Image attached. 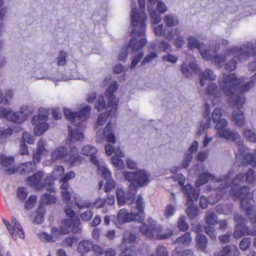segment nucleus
<instances>
[{
	"label": "nucleus",
	"mask_w": 256,
	"mask_h": 256,
	"mask_svg": "<svg viewBox=\"0 0 256 256\" xmlns=\"http://www.w3.org/2000/svg\"><path fill=\"white\" fill-rule=\"evenodd\" d=\"M256 79V74L252 77L250 82L242 84V78L238 79L234 74H224L218 80L221 90L226 95L230 96L228 100V105L236 108L232 112V121L238 127L243 126L246 123L244 112L240 109L245 102V98L240 96L238 92H244L251 88L254 86L253 80Z\"/></svg>",
	"instance_id": "1"
},
{
	"label": "nucleus",
	"mask_w": 256,
	"mask_h": 256,
	"mask_svg": "<svg viewBox=\"0 0 256 256\" xmlns=\"http://www.w3.org/2000/svg\"><path fill=\"white\" fill-rule=\"evenodd\" d=\"M234 172H230L224 176L216 178L208 172H204L200 175L198 180L196 182V185L198 187L206 184L208 180H212L214 182V186H217L218 184L222 188H218L214 190L209 198V202L214 204L220 200L221 198L225 196L226 192L230 190V184L232 187L230 189V196L234 199L232 192L234 190V192L237 194H240L242 192L240 186L244 182L248 184H252L256 180V176L252 168H250L248 172L244 175L242 174H237L232 178Z\"/></svg>",
	"instance_id": "2"
},
{
	"label": "nucleus",
	"mask_w": 256,
	"mask_h": 256,
	"mask_svg": "<svg viewBox=\"0 0 256 256\" xmlns=\"http://www.w3.org/2000/svg\"><path fill=\"white\" fill-rule=\"evenodd\" d=\"M150 177L148 171L138 168L134 161L129 160V204L132 206L129 222H142L144 218L143 199L140 196L136 198V194L138 189L148 184Z\"/></svg>",
	"instance_id": "3"
},
{
	"label": "nucleus",
	"mask_w": 256,
	"mask_h": 256,
	"mask_svg": "<svg viewBox=\"0 0 256 256\" xmlns=\"http://www.w3.org/2000/svg\"><path fill=\"white\" fill-rule=\"evenodd\" d=\"M227 125L228 121L226 119L221 118L218 120L214 126L216 130V136L236 142V148L238 149L240 153V154L245 153L246 148L244 146L242 141L240 140V135L237 132L232 130L230 128H225Z\"/></svg>",
	"instance_id": "4"
},
{
	"label": "nucleus",
	"mask_w": 256,
	"mask_h": 256,
	"mask_svg": "<svg viewBox=\"0 0 256 256\" xmlns=\"http://www.w3.org/2000/svg\"><path fill=\"white\" fill-rule=\"evenodd\" d=\"M234 190L232 192L234 200H240L241 208L246 212L250 221L252 223L256 224V213L254 214H252L254 208L251 202L253 201L252 194L250 192L248 188L245 186L242 188V192L240 194H236Z\"/></svg>",
	"instance_id": "5"
},
{
	"label": "nucleus",
	"mask_w": 256,
	"mask_h": 256,
	"mask_svg": "<svg viewBox=\"0 0 256 256\" xmlns=\"http://www.w3.org/2000/svg\"><path fill=\"white\" fill-rule=\"evenodd\" d=\"M228 54H232L240 62L247 60L256 54V46L252 42L243 44L242 47L234 46L227 50Z\"/></svg>",
	"instance_id": "6"
},
{
	"label": "nucleus",
	"mask_w": 256,
	"mask_h": 256,
	"mask_svg": "<svg viewBox=\"0 0 256 256\" xmlns=\"http://www.w3.org/2000/svg\"><path fill=\"white\" fill-rule=\"evenodd\" d=\"M182 190L188 198L187 202L188 207L186 210L188 216L190 219H194L199 214V210L197 206L191 205L192 202L198 200L200 190L198 189L192 190V186L188 184L184 187Z\"/></svg>",
	"instance_id": "7"
},
{
	"label": "nucleus",
	"mask_w": 256,
	"mask_h": 256,
	"mask_svg": "<svg viewBox=\"0 0 256 256\" xmlns=\"http://www.w3.org/2000/svg\"><path fill=\"white\" fill-rule=\"evenodd\" d=\"M134 29L131 33V39L129 42V48L133 51L138 50L144 47L146 40L144 37L146 26L144 24L142 31L140 24L132 25Z\"/></svg>",
	"instance_id": "8"
},
{
	"label": "nucleus",
	"mask_w": 256,
	"mask_h": 256,
	"mask_svg": "<svg viewBox=\"0 0 256 256\" xmlns=\"http://www.w3.org/2000/svg\"><path fill=\"white\" fill-rule=\"evenodd\" d=\"M28 184L35 188L40 189L46 188L49 191L54 192V188L52 186V182L48 178H44V172L40 171L38 172L32 176L28 178Z\"/></svg>",
	"instance_id": "9"
},
{
	"label": "nucleus",
	"mask_w": 256,
	"mask_h": 256,
	"mask_svg": "<svg viewBox=\"0 0 256 256\" xmlns=\"http://www.w3.org/2000/svg\"><path fill=\"white\" fill-rule=\"evenodd\" d=\"M162 227L160 224H156L155 221L149 222V225L142 224L140 226V230L142 234L149 238H155L158 240H164L170 238L169 234L161 235Z\"/></svg>",
	"instance_id": "10"
},
{
	"label": "nucleus",
	"mask_w": 256,
	"mask_h": 256,
	"mask_svg": "<svg viewBox=\"0 0 256 256\" xmlns=\"http://www.w3.org/2000/svg\"><path fill=\"white\" fill-rule=\"evenodd\" d=\"M90 108L85 106L82 108L79 114L72 112L68 108H64V112L66 118L76 126H78L82 122L86 120L90 114Z\"/></svg>",
	"instance_id": "11"
},
{
	"label": "nucleus",
	"mask_w": 256,
	"mask_h": 256,
	"mask_svg": "<svg viewBox=\"0 0 256 256\" xmlns=\"http://www.w3.org/2000/svg\"><path fill=\"white\" fill-rule=\"evenodd\" d=\"M48 116L47 112L38 114L34 116L31 119V124L34 126L33 132L34 135L40 136L48 128Z\"/></svg>",
	"instance_id": "12"
},
{
	"label": "nucleus",
	"mask_w": 256,
	"mask_h": 256,
	"mask_svg": "<svg viewBox=\"0 0 256 256\" xmlns=\"http://www.w3.org/2000/svg\"><path fill=\"white\" fill-rule=\"evenodd\" d=\"M140 12L136 8L132 9L131 14L132 25L140 24V27L142 31L146 16L144 12L146 1L145 0H138Z\"/></svg>",
	"instance_id": "13"
},
{
	"label": "nucleus",
	"mask_w": 256,
	"mask_h": 256,
	"mask_svg": "<svg viewBox=\"0 0 256 256\" xmlns=\"http://www.w3.org/2000/svg\"><path fill=\"white\" fill-rule=\"evenodd\" d=\"M111 124L110 122L108 123L104 130L99 129L96 134V142H101L106 138L107 142L114 144L116 142V137L114 135L111 130Z\"/></svg>",
	"instance_id": "14"
},
{
	"label": "nucleus",
	"mask_w": 256,
	"mask_h": 256,
	"mask_svg": "<svg viewBox=\"0 0 256 256\" xmlns=\"http://www.w3.org/2000/svg\"><path fill=\"white\" fill-rule=\"evenodd\" d=\"M64 212L67 216L69 218L64 222V224L66 226L70 225L72 228V232L73 233H78L81 232V228L77 226L78 221L75 218V212L70 206H66L64 208Z\"/></svg>",
	"instance_id": "15"
},
{
	"label": "nucleus",
	"mask_w": 256,
	"mask_h": 256,
	"mask_svg": "<svg viewBox=\"0 0 256 256\" xmlns=\"http://www.w3.org/2000/svg\"><path fill=\"white\" fill-rule=\"evenodd\" d=\"M47 142L46 140L40 138L36 142V148L33 152V160L34 162H39L42 156L47 155L48 151L46 148Z\"/></svg>",
	"instance_id": "16"
},
{
	"label": "nucleus",
	"mask_w": 256,
	"mask_h": 256,
	"mask_svg": "<svg viewBox=\"0 0 256 256\" xmlns=\"http://www.w3.org/2000/svg\"><path fill=\"white\" fill-rule=\"evenodd\" d=\"M118 88V84L116 82H113L107 88L106 92V96L108 100V106L112 107V112L113 110H116L117 108V100L113 93Z\"/></svg>",
	"instance_id": "17"
},
{
	"label": "nucleus",
	"mask_w": 256,
	"mask_h": 256,
	"mask_svg": "<svg viewBox=\"0 0 256 256\" xmlns=\"http://www.w3.org/2000/svg\"><path fill=\"white\" fill-rule=\"evenodd\" d=\"M12 226L9 229L8 232L14 240L18 238L23 239L25 236L24 230L16 218H12Z\"/></svg>",
	"instance_id": "18"
},
{
	"label": "nucleus",
	"mask_w": 256,
	"mask_h": 256,
	"mask_svg": "<svg viewBox=\"0 0 256 256\" xmlns=\"http://www.w3.org/2000/svg\"><path fill=\"white\" fill-rule=\"evenodd\" d=\"M190 57L192 61L188 63V66H187L186 62H183L180 66V70L182 74L186 78L191 77L192 72L197 74L200 71L193 57L190 56Z\"/></svg>",
	"instance_id": "19"
},
{
	"label": "nucleus",
	"mask_w": 256,
	"mask_h": 256,
	"mask_svg": "<svg viewBox=\"0 0 256 256\" xmlns=\"http://www.w3.org/2000/svg\"><path fill=\"white\" fill-rule=\"evenodd\" d=\"M188 46L190 48H198L202 58L206 60H208L210 56L207 54V49L206 46L200 44L198 40L194 36L189 37L188 39Z\"/></svg>",
	"instance_id": "20"
},
{
	"label": "nucleus",
	"mask_w": 256,
	"mask_h": 256,
	"mask_svg": "<svg viewBox=\"0 0 256 256\" xmlns=\"http://www.w3.org/2000/svg\"><path fill=\"white\" fill-rule=\"evenodd\" d=\"M2 164V169L8 174H11L16 172V168L13 166L14 159L13 157H7L2 156L0 160Z\"/></svg>",
	"instance_id": "21"
},
{
	"label": "nucleus",
	"mask_w": 256,
	"mask_h": 256,
	"mask_svg": "<svg viewBox=\"0 0 256 256\" xmlns=\"http://www.w3.org/2000/svg\"><path fill=\"white\" fill-rule=\"evenodd\" d=\"M68 154V150L64 146H58L53 150L50 154L52 162H56L64 158Z\"/></svg>",
	"instance_id": "22"
},
{
	"label": "nucleus",
	"mask_w": 256,
	"mask_h": 256,
	"mask_svg": "<svg viewBox=\"0 0 256 256\" xmlns=\"http://www.w3.org/2000/svg\"><path fill=\"white\" fill-rule=\"evenodd\" d=\"M33 162H29L23 163L20 164L16 168V172H19L21 174H26L36 170V164Z\"/></svg>",
	"instance_id": "23"
},
{
	"label": "nucleus",
	"mask_w": 256,
	"mask_h": 256,
	"mask_svg": "<svg viewBox=\"0 0 256 256\" xmlns=\"http://www.w3.org/2000/svg\"><path fill=\"white\" fill-rule=\"evenodd\" d=\"M92 162L98 168L100 172L101 173L102 176L105 180H108L111 178V172L104 166L103 160L95 159L94 158H92Z\"/></svg>",
	"instance_id": "24"
},
{
	"label": "nucleus",
	"mask_w": 256,
	"mask_h": 256,
	"mask_svg": "<svg viewBox=\"0 0 256 256\" xmlns=\"http://www.w3.org/2000/svg\"><path fill=\"white\" fill-rule=\"evenodd\" d=\"M239 251L234 245H230L223 247L220 252L215 253L214 256H238Z\"/></svg>",
	"instance_id": "25"
},
{
	"label": "nucleus",
	"mask_w": 256,
	"mask_h": 256,
	"mask_svg": "<svg viewBox=\"0 0 256 256\" xmlns=\"http://www.w3.org/2000/svg\"><path fill=\"white\" fill-rule=\"evenodd\" d=\"M206 94L210 99L216 98L221 97L222 93L221 90L215 83H211L206 87Z\"/></svg>",
	"instance_id": "26"
},
{
	"label": "nucleus",
	"mask_w": 256,
	"mask_h": 256,
	"mask_svg": "<svg viewBox=\"0 0 256 256\" xmlns=\"http://www.w3.org/2000/svg\"><path fill=\"white\" fill-rule=\"evenodd\" d=\"M256 235V230H250L248 228H246V224H237L235 228L234 236L236 238H240L245 234Z\"/></svg>",
	"instance_id": "27"
},
{
	"label": "nucleus",
	"mask_w": 256,
	"mask_h": 256,
	"mask_svg": "<svg viewBox=\"0 0 256 256\" xmlns=\"http://www.w3.org/2000/svg\"><path fill=\"white\" fill-rule=\"evenodd\" d=\"M68 140L71 142H76L77 141L82 142L84 140V135L83 133L78 128H72L70 126H68Z\"/></svg>",
	"instance_id": "28"
},
{
	"label": "nucleus",
	"mask_w": 256,
	"mask_h": 256,
	"mask_svg": "<svg viewBox=\"0 0 256 256\" xmlns=\"http://www.w3.org/2000/svg\"><path fill=\"white\" fill-rule=\"evenodd\" d=\"M216 78L214 72L210 69L207 68L200 74V85L204 86L206 84L205 80H214Z\"/></svg>",
	"instance_id": "29"
},
{
	"label": "nucleus",
	"mask_w": 256,
	"mask_h": 256,
	"mask_svg": "<svg viewBox=\"0 0 256 256\" xmlns=\"http://www.w3.org/2000/svg\"><path fill=\"white\" fill-rule=\"evenodd\" d=\"M226 51H227V50ZM206 54L210 56V58L208 60H210L212 62L218 66H222L226 58V56H232V54H228L226 52V56L212 54L208 50H207Z\"/></svg>",
	"instance_id": "30"
},
{
	"label": "nucleus",
	"mask_w": 256,
	"mask_h": 256,
	"mask_svg": "<svg viewBox=\"0 0 256 256\" xmlns=\"http://www.w3.org/2000/svg\"><path fill=\"white\" fill-rule=\"evenodd\" d=\"M70 230H72L70 225L66 226L63 224V225L60 226V230L56 228H52L51 236L54 238V242H55L57 238L60 234H64L69 232Z\"/></svg>",
	"instance_id": "31"
},
{
	"label": "nucleus",
	"mask_w": 256,
	"mask_h": 256,
	"mask_svg": "<svg viewBox=\"0 0 256 256\" xmlns=\"http://www.w3.org/2000/svg\"><path fill=\"white\" fill-rule=\"evenodd\" d=\"M242 164L244 166L250 165L252 167L256 166V154L246 153L243 156Z\"/></svg>",
	"instance_id": "32"
},
{
	"label": "nucleus",
	"mask_w": 256,
	"mask_h": 256,
	"mask_svg": "<svg viewBox=\"0 0 256 256\" xmlns=\"http://www.w3.org/2000/svg\"><path fill=\"white\" fill-rule=\"evenodd\" d=\"M92 243L90 240H83L79 242L78 246V250L81 254V256H84V254L90 252Z\"/></svg>",
	"instance_id": "33"
},
{
	"label": "nucleus",
	"mask_w": 256,
	"mask_h": 256,
	"mask_svg": "<svg viewBox=\"0 0 256 256\" xmlns=\"http://www.w3.org/2000/svg\"><path fill=\"white\" fill-rule=\"evenodd\" d=\"M74 202L75 205L79 209L89 208H93L92 204L89 200L80 198L78 197L74 198Z\"/></svg>",
	"instance_id": "34"
},
{
	"label": "nucleus",
	"mask_w": 256,
	"mask_h": 256,
	"mask_svg": "<svg viewBox=\"0 0 256 256\" xmlns=\"http://www.w3.org/2000/svg\"><path fill=\"white\" fill-rule=\"evenodd\" d=\"M196 245L198 248L202 251H204L207 246L208 240L202 234H198L196 238Z\"/></svg>",
	"instance_id": "35"
},
{
	"label": "nucleus",
	"mask_w": 256,
	"mask_h": 256,
	"mask_svg": "<svg viewBox=\"0 0 256 256\" xmlns=\"http://www.w3.org/2000/svg\"><path fill=\"white\" fill-rule=\"evenodd\" d=\"M97 150L94 146L88 144L84 146L82 148L80 153L86 156H90L91 157L90 161L92 162V158L96 159V156H94Z\"/></svg>",
	"instance_id": "36"
},
{
	"label": "nucleus",
	"mask_w": 256,
	"mask_h": 256,
	"mask_svg": "<svg viewBox=\"0 0 256 256\" xmlns=\"http://www.w3.org/2000/svg\"><path fill=\"white\" fill-rule=\"evenodd\" d=\"M107 108L108 110H107L106 112L104 114H101L98 116L95 126L98 127V126L103 125L106 122L108 116L113 115L115 114L116 110H113L112 112V107H109L108 108V107Z\"/></svg>",
	"instance_id": "37"
},
{
	"label": "nucleus",
	"mask_w": 256,
	"mask_h": 256,
	"mask_svg": "<svg viewBox=\"0 0 256 256\" xmlns=\"http://www.w3.org/2000/svg\"><path fill=\"white\" fill-rule=\"evenodd\" d=\"M25 120L24 116L20 110L14 112L12 110L8 121L20 124L24 122Z\"/></svg>",
	"instance_id": "38"
},
{
	"label": "nucleus",
	"mask_w": 256,
	"mask_h": 256,
	"mask_svg": "<svg viewBox=\"0 0 256 256\" xmlns=\"http://www.w3.org/2000/svg\"><path fill=\"white\" fill-rule=\"evenodd\" d=\"M105 152L108 156L114 154V156H120L124 157V154L120 148H114L112 145L107 144L105 146Z\"/></svg>",
	"instance_id": "39"
},
{
	"label": "nucleus",
	"mask_w": 256,
	"mask_h": 256,
	"mask_svg": "<svg viewBox=\"0 0 256 256\" xmlns=\"http://www.w3.org/2000/svg\"><path fill=\"white\" fill-rule=\"evenodd\" d=\"M164 22L167 27H174L178 24V20L174 16L166 14L164 18Z\"/></svg>",
	"instance_id": "40"
},
{
	"label": "nucleus",
	"mask_w": 256,
	"mask_h": 256,
	"mask_svg": "<svg viewBox=\"0 0 256 256\" xmlns=\"http://www.w3.org/2000/svg\"><path fill=\"white\" fill-rule=\"evenodd\" d=\"M117 225L118 226H120L126 222L128 220V212L127 210L125 209L120 210L117 214Z\"/></svg>",
	"instance_id": "41"
},
{
	"label": "nucleus",
	"mask_w": 256,
	"mask_h": 256,
	"mask_svg": "<svg viewBox=\"0 0 256 256\" xmlns=\"http://www.w3.org/2000/svg\"><path fill=\"white\" fill-rule=\"evenodd\" d=\"M180 34V30L178 28L170 30H166L164 34V37L168 40H174V37Z\"/></svg>",
	"instance_id": "42"
},
{
	"label": "nucleus",
	"mask_w": 256,
	"mask_h": 256,
	"mask_svg": "<svg viewBox=\"0 0 256 256\" xmlns=\"http://www.w3.org/2000/svg\"><path fill=\"white\" fill-rule=\"evenodd\" d=\"M128 238L126 236H124L121 240L120 244V250L121 252L120 256H128Z\"/></svg>",
	"instance_id": "43"
},
{
	"label": "nucleus",
	"mask_w": 256,
	"mask_h": 256,
	"mask_svg": "<svg viewBox=\"0 0 256 256\" xmlns=\"http://www.w3.org/2000/svg\"><path fill=\"white\" fill-rule=\"evenodd\" d=\"M20 111L26 120L28 116L34 113V108L30 105H23L20 108Z\"/></svg>",
	"instance_id": "44"
},
{
	"label": "nucleus",
	"mask_w": 256,
	"mask_h": 256,
	"mask_svg": "<svg viewBox=\"0 0 256 256\" xmlns=\"http://www.w3.org/2000/svg\"><path fill=\"white\" fill-rule=\"evenodd\" d=\"M232 206L231 204H218L216 207V212L220 214L228 215L232 212Z\"/></svg>",
	"instance_id": "45"
},
{
	"label": "nucleus",
	"mask_w": 256,
	"mask_h": 256,
	"mask_svg": "<svg viewBox=\"0 0 256 256\" xmlns=\"http://www.w3.org/2000/svg\"><path fill=\"white\" fill-rule=\"evenodd\" d=\"M64 167L57 165L54 168L51 176L54 180H58L64 174Z\"/></svg>",
	"instance_id": "46"
},
{
	"label": "nucleus",
	"mask_w": 256,
	"mask_h": 256,
	"mask_svg": "<svg viewBox=\"0 0 256 256\" xmlns=\"http://www.w3.org/2000/svg\"><path fill=\"white\" fill-rule=\"evenodd\" d=\"M56 202V198L52 195L45 194L42 196L40 202L44 204H54Z\"/></svg>",
	"instance_id": "47"
},
{
	"label": "nucleus",
	"mask_w": 256,
	"mask_h": 256,
	"mask_svg": "<svg viewBox=\"0 0 256 256\" xmlns=\"http://www.w3.org/2000/svg\"><path fill=\"white\" fill-rule=\"evenodd\" d=\"M116 198L119 206H123L126 202V194L122 188H118L116 192Z\"/></svg>",
	"instance_id": "48"
},
{
	"label": "nucleus",
	"mask_w": 256,
	"mask_h": 256,
	"mask_svg": "<svg viewBox=\"0 0 256 256\" xmlns=\"http://www.w3.org/2000/svg\"><path fill=\"white\" fill-rule=\"evenodd\" d=\"M205 218L208 226H214L216 223V216L212 212H207Z\"/></svg>",
	"instance_id": "49"
},
{
	"label": "nucleus",
	"mask_w": 256,
	"mask_h": 256,
	"mask_svg": "<svg viewBox=\"0 0 256 256\" xmlns=\"http://www.w3.org/2000/svg\"><path fill=\"white\" fill-rule=\"evenodd\" d=\"M122 157L120 156H114L112 158V164L118 168L119 169H123L124 168V164L122 160L120 158Z\"/></svg>",
	"instance_id": "50"
},
{
	"label": "nucleus",
	"mask_w": 256,
	"mask_h": 256,
	"mask_svg": "<svg viewBox=\"0 0 256 256\" xmlns=\"http://www.w3.org/2000/svg\"><path fill=\"white\" fill-rule=\"evenodd\" d=\"M186 218L184 216H180L178 220V228L180 230L185 231L188 228V224L186 222Z\"/></svg>",
	"instance_id": "51"
},
{
	"label": "nucleus",
	"mask_w": 256,
	"mask_h": 256,
	"mask_svg": "<svg viewBox=\"0 0 256 256\" xmlns=\"http://www.w3.org/2000/svg\"><path fill=\"white\" fill-rule=\"evenodd\" d=\"M244 136L250 142H256V133L248 129L244 130Z\"/></svg>",
	"instance_id": "52"
},
{
	"label": "nucleus",
	"mask_w": 256,
	"mask_h": 256,
	"mask_svg": "<svg viewBox=\"0 0 256 256\" xmlns=\"http://www.w3.org/2000/svg\"><path fill=\"white\" fill-rule=\"evenodd\" d=\"M12 109L6 108L4 106H0V118H4L8 120Z\"/></svg>",
	"instance_id": "53"
},
{
	"label": "nucleus",
	"mask_w": 256,
	"mask_h": 256,
	"mask_svg": "<svg viewBox=\"0 0 256 256\" xmlns=\"http://www.w3.org/2000/svg\"><path fill=\"white\" fill-rule=\"evenodd\" d=\"M206 122H202L200 124V128L198 131V134L201 135L204 130L208 129L210 128V120L209 117L204 118Z\"/></svg>",
	"instance_id": "54"
},
{
	"label": "nucleus",
	"mask_w": 256,
	"mask_h": 256,
	"mask_svg": "<svg viewBox=\"0 0 256 256\" xmlns=\"http://www.w3.org/2000/svg\"><path fill=\"white\" fill-rule=\"evenodd\" d=\"M192 240L190 234L189 233H185L180 237L177 238L178 242L188 244H190Z\"/></svg>",
	"instance_id": "55"
},
{
	"label": "nucleus",
	"mask_w": 256,
	"mask_h": 256,
	"mask_svg": "<svg viewBox=\"0 0 256 256\" xmlns=\"http://www.w3.org/2000/svg\"><path fill=\"white\" fill-rule=\"evenodd\" d=\"M36 201V197L35 196H30L26 201L24 208L26 210H30L33 208Z\"/></svg>",
	"instance_id": "56"
},
{
	"label": "nucleus",
	"mask_w": 256,
	"mask_h": 256,
	"mask_svg": "<svg viewBox=\"0 0 256 256\" xmlns=\"http://www.w3.org/2000/svg\"><path fill=\"white\" fill-rule=\"evenodd\" d=\"M154 32V34L158 36H164V34L165 33L166 29H164V26L162 24L156 25L153 28Z\"/></svg>",
	"instance_id": "57"
},
{
	"label": "nucleus",
	"mask_w": 256,
	"mask_h": 256,
	"mask_svg": "<svg viewBox=\"0 0 256 256\" xmlns=\"http://www.w3.org/2000/svg\"><path fill=\"white\" fill-rule=\"evenodd\" d=\"M93 216V212L90 210H86L80 214L81 220L84 222H88L91 220Z\"/></svg>",
	"instance_id": "58"
},
{
	"label": "nucleus",
	"mask_w": 256,
	"mask_h": 256,
	"mask_svg": "<svg viewBox=\"0 0 256 256\" xmlns=\"http://www.w3.org/2000/svg\"><path fill=\"white\" fill-rule=\"evenodd\" d=\"M38 236L41 240L44 242H54V238L52 236L44 232H40Z\"/></svg>",
	"instance_id": "59"
},
{
	"label": "nucleus",
	"mask_w": 256,
	"mask_h": 256,
	"mask_svg": "<svg viewBox=\"0 0 256 256\" xmlns=\"http://www.w3.org/2000/svg\"><path fill=\"white\" fill-rule=\"evenodd\" d=\"M22 142H26L28 144H32L34 140V136L27 132H24L22 136Z\"/></svg>",
	"instance_id": "60"
},
{
	"label": "nucleus",
	"mask_w": 256,
	"mask_h": 256,
	"mask_svg": "<svg viewBox=\"0 0 256 256\" xmlns=\"http://www.w3.org/2000/svg\"><path fill=\"white\" fill-rule=\"evenodd\" d=\"M128 45L126 44L120 50L118 55V60L120 61H124L126 58L128 54Z\"/></svg>",
	"instance_id": "61"
},
{
	"label": "nucleus",
	"mask_w": 256,
	"mask_h": 256,
	"mask_svg": "<svg viewBox=\"0 0 256 256\" xmlns=\"http://www.w3.org/2000/svg\"><path fill=\"white\" fill-rule=\"evenodd\" d=\"M162 59L164 61L175 64L177 62L178 58L177 56L171 54H164L162 56Z\"/></svg>",
	"instance_id": "62"
},
{
	"label": "nucleus",
	"mask_w": 256,
	"mask_h": 256,
	"mask_svg": "<svg viewBox=\"0 0 256 256\" xmlns=\"http://www.w3.org/2000/svg\"><path fill=\"white\" fill-rule=\"evenodd\" d=\"M78 240L74 236L68 237L62 242V244L64 246H72L74 244H76Z\"/></svg>",
	"instance_id": "63"
},
{
	"label": "nucleus",
	"mask_w": 256,
	"mask_h": 256,
	"mask_svg": "<svg viewBox=\"0 0 256 256\" xmlns=\"http://www.w3.org/2000/svg\"><path fill=\"white\" fill-rule=\"evenodd\" d=\"M106 107V102L104 98L102 96L98 97L97 102L95 106V108L98 111L104 110Z\"/></svg>",
	"instance_id": "64"
}]
</instances>
